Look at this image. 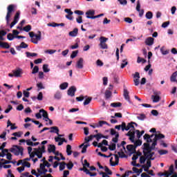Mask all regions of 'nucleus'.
I'll return each mask as SVG.
<instances>
[{"label": "nucleus", "instance_id": "f257e3e1", "mask_svg": "<svg viewBox=\"0 0 177 177\" xmlns=\"http://www.w3.org/2000/svg\"><path fill=\"white\" fill-rule=\"evenodd\" d=\"M147 143L143 145V153L144 156H141V153H136L133 155L131 162L133 166L132 170L133 174L139 176L144 169V171L147 172L148 169L151 167V160H153L155 158V153L152 151L155 149V146L157 145V141L160 139L165 138L163 134H145L143 136Z\"/></svg>", "mask_w": 177, "mask_h": 177}, {"label": "nucleus", "instance_id": "f03ea898", "mask_svg": "<svg viewBox=\"0 0 177 177\" xmlns=\"http://www.w3.org/2000/svg\"><path fill=\"white\" fill-rule=\"evenodd\" d=\"M47 144V140L41 142V145L37 148H35L32 151V147H28V153L31 158L37 156L38 158H42V153H45V146Z\"/></svg>", "mask_w": 177, "mask_h": 177}, {"label": "nucleus", "instance_id": "7ed1b4c3", "mask_svg": "<svg viewBox=\"0 0 177 177\" xmlns=\"http://www.w3.org/2000/svg\"><path fill=\"white\" fill-rule=\"evenodd\" d=\"M137 125L135 122H130L126 126L124 122H122L121 125H118L115 127V129L120 131L122 129V131H129L127 136L129 137V140L133 141V131H134V126Z\"/></svg>", "mask_w": 177, "mask_h": 177}, {"label": "nucleus", "instance_id": "20e7f679", "mask_svg": "<svg viewBox=\"0 0 177 177\" xmlns=\"http://www.w3.org/2000/svg\"><path fill=\"white\" fill-rule=\"evenodd\" d=\"M35 117L37 119H41L43 117L45 122H48L50 125H53V120L49 119L48 113L44 109L39 110V113H36Z\"/></svg>", "mask_w": 177, "mask_h": 177}, {"label": "nucleus", "instance_id": "39448f33", "mask_svg": "<svg viewBox=\"0 0 177 177\" xmlns=\"http://www.w3.org/2000/svg\"><path fill=\"white\" fill-rule=\"evenodd\" d=\"M29 37L31 38L30 41L35 44H38L39 41L41 40V32H37V34H35L34 32H29Z\"/></svg>", "mask_w": 177, "mask_h": 177}, {"label": "nucleus", "instance_id": "423d86ee", "mask_svg": "<svg viewBox=\"0 0 177 177\" xmlns=\"http://www.w3.org/2000/svg\"><path fill=\"white\" fill-rule=\"evenodd\" d=\"M24 74V70L19 67H17L13 71H12V73H8V77H15V78H21Z\"/></svg>", "mask_w": 177, "mask_h": 177}, {"label": "nucleus", "instance_id": "0eeeda50", "mask_svg": "<svg viewBox=\"0 0 177 177\" xmlns=\"http://www.w3.org/2000/svg\"><path fill=\"white\" fill-rule=\"evenodd\" d=\"M124 144H125L124 142H122V148L123 151H125L127 155L131 156L132 154L134 155L136 153H140H140L136 152V147H134L133 145H128L127 147V148H125V147H124Z\"/></svg>", "mask_w": 177, "mask_h": 177}, {"label": "nucleus", "instance_id": "6e6552de", "mask_svg": "<svg viewBox=\"0 0 177 177\" xmlns=\"http://www.w3.org/2000/svg\"><path fill=\"white\" fill-rule=\"evenodd\" d=\"M10 151L16 156H19L20 158L24 156V148L19 146H15Z\"/></svg>", "mask_w": 177, "mask_h": 177}, {"label": "nucleus", "instance_id": "1a4fd4ad", "mask_svg": "<svg viewBox=\"0 0 177 177\" xmlns=\"http://www.w3.org/2000/svg\"><path fill=\"white\" fill-rule=\"evenodd\" d=\"M93 138H95L98 142L101 138H104V136L102 134H100V133L96 134V135H91L90 136L85 138V139H84L85 142L84 144H85V145L88 144V142L92 139H93Z\"/></svg>", "mask_w": 177, "mask_h": 177}, {"label": "nucleus", "instance_id": "9d476101", "mask_svg": "<svg viewBox=\"0 0 177 177\" xmlns=\"http://www.w3.org/2000/svg\"><path fill=\"white\" fill-rule=\"evenodd\" d=\"M109 40L108 38H106L104 37H101L100 38V44L101 49H108V44L106 43Z\"/></svg>", "mask_w": 177, "mask_h": 177}, {"label": "nucleus", "instance_id": "9b49d317", "mask_svg": "<svg viewBox=\"0 0 177 177\" xmlns=\"http://www.w3.org/2000/svg\"><path fill=\"white\" fill-rule=\"evenodd\" d=\"M174 174V165H171L169 167V171H165L164 173L160 172L158 174L161 177H168Z\"/></svg>", "mask_w": 177, "mask_h": 177}, {"label": "nucleus", "instance_id": "f8f14e48", "mask_svg": "<svg viewBox=\"0 0 177 177\" xmlns=\"http://www.w3.org/2000/svg\"><path fill=\"white\" fill-rule=\"evenodd\" d=\"M14 8H15L14 5H10L8 7V12L6 15V21L8 25H9L10 18L12 17V12L14 10Z\"/></svg>", "mask_w": 177, "mask_h": 177}, {"label": "nucleus", "instance_id": "ddd939ff", "mask_svg": "<svg viewBox=\"0 0 177 177\" xmlns=\"http://www.w3.org/2000/svg\"><path fill=\"white\" fill-rule=\"evenodd\" d=\"M20 143H25L26 142V145L28 146H31V147H37V145H39V142H33L31 140H19Z\"/></svg>", "mask_w": 177, "mask_h": 177}, {"label": "nucleus", "instance_id": "4468645a", "mask_svg": "<svg viewBox=\"0 0 177 177\" xmlns=\"http://www.w3.org/2000/svg\"><path fill=\"white\" fill-rule=\"evenodd\" d=\"M118 162H119V158L116 154H114L113 157L109 159V162L111 163V165L113 167L117 165L118 164Z\"/></svg>", "mask_w": 177, "mask_h": 177}, {"label": "nucleus", "instance_id": "2eb2a0df", "mask_svg": "<svg viewBox=\"0 0 177 177\" xmlns=\"http://www.w3.org/2000/svg\"><path fill=\"white\" fill-rule=\"evenodd\" d=\"M61 136L60 134H58L57 136L55 137V142H58V146L62 145L64 142H67V140L64 138H61Z\"/></svg>", "mask_w": 177, "mask_h": 177}, {"label": "nucleus", "instance_id": "dca6fc26", "mask_svg": "<svg viewBox=\"0 0 177 177\" xmlns=\"http://www.w3.org/2000/svg\"><path fill=\"white\" fill-rule=\"evenodd\" d=\"M19 16L20 11H17L15 14L13 21L12 22L11 25H10V28H12V27L18 23L19 20Z\"/></svg>", "mask_w": 177, "mask_h": 177}, {"label": "nucleus", "instance_id": "f3484780", "mask_svg": "<svg viewBox=\"0 0 177 177\" xmlns=\"http://www.w3.org/2000/svg\"><path fill=\"white\" fill-rule=\"evenodd\" d=\"M153 94H154V95L151 96V99L153 100V103L159 102V101L160 100V97L159 95L160 94V92H159V93L154 92Z\"/></svg>", "mask_w": 177, "mask_h": 177}, {"label": "nucleus", "instance_id": "a211bd4d", "mask_svg": "<svg viewBox=\"0 0 177 177\" xmlns=\"http://www.w3.org/2000/svg\"><path fill=\"white\" fill-rule=\"evenodd\" d=\"M37 171L40 174H45L48 170L46 169L45 164H40V169H37Z\"/></svg>", "mask_w": 177, "mask_h": 177}, {"label": "nucleus", "instance_id": "6ab92c4d", "mask_svg": "<svg viewBox=\"0 0 177 177\" xmlns=\"http://www.w3.org/2000/svg\"><path fill=\"white\" fill-rule=\"evenodd\" d=\"M20 165H22L23 167H26L28 168L30 167V163L24 160H19V162H17V166H19Z\"/></svg>", "mask_w": 177, "mask_h": 177}, {"label": "nucleus", "instance_id": "aec40b11", "mask_svg": "<svg viewBox=\"0 0 177 177\" xmlns=\"http://www.w3.org/2000/svg\"><path fill=\"white\" fill-rule=\"evenodd\" d=\"M76 68L79 69H82L84 68V59L83 58H80L76 63Z\"/></svg>", "mask_w": 177, "mask_h": 177}, {"label": "nucleus", "instance_id": "412c9836", "mask_svg": "<svg viewBox=\"0 0 177 177\" xmlns=\"http://www.w3.org/2000/svg\"><path fill=\"white\" fill-rule=\"evenodd\" d=\"M133 133H134V130H133ZM130 141H131V142H133L134 144L135 147H138V146H140L142 145V141L140 140H136V138L134 136V133H133V140H129Z\"/></svg>", "mask_w": 177, "mask_h": 177}, {"label": "nucleus", "instance_id": "4be33fe9", "mask_svg": "<svg viewBox=\"0 0 177 177\" xmlns=\"http://www.w3.org/2000/svg\"><path fill=\"white\" fill-rule=\"evenodd\" d=\"M80 171H83L84 172L86 173V175H90V176H95L96 174L95 173H91V171H89V170L86 168V167H83L80 169Z\"/></svg>", "mask_w": 177, "mask_h": 177}, {"label": "nucleus", "instance_id": "5701e85b", "mask_svg": "<svg viewBox=\"0 0 177 177\" xmlns=\"http://www.w3.org/2000/svg\"><path fill=\"white\" fill-rule=\"evenodd\" d=\"M76 91V88L75 86H71L68 91V95L71 97L75 96Z\"/></svg>", "mask_w": 177, "mask_h": 177}, {"label": "nucleus", "instance_id": "b1692460", "mask_svg": "<svg viewBox=\"0 0 177 177\" xmlns=\"http://www.w3.org/2000/svg\"><path fill=\"white\" fill-rule=\"evenodd\" d=\"M89 146H90L89 143H86V144L83 143L82 145H80L79 147L82 148V153H86L87 149Z\"/></svg>", "mask_w": 177, "mask_h": 177}, {"label": "nucleus", "instance_id": "393cba45", "mask_svg": "<svg viewBox=\"0 0 177 177\" xmlns=\"http://www.w3.org/2000/svg\"><path fill=\"white\" fill-rule=\"evenodd\" d=\"M104 125H108V122L104 120H100L98 122H96V127H97V128H100Z\"/></svg>", "mask_w": 177, "mask_h": 177}, {"label": "nucleus", "instance_id": "a878e982", "mask_svg": "<svg viewBox=\"0 0 177 177\" xmlns=\"http://www.w3.org/2000/svg\"><path fill=\"white\" fill-rule=\"evenodd\" d=\"M15 125H16L15 123L12 124L10 120H8V122H7V127H9L10 126H11V127H10L11 130L17 129V127H16Z\"/></svg>", "mask_w": 177, "mask_h": 177}, {"label": "nucleus", "instance_id": "bb28decb", "mask_svg": "<svg viewBox=\"0 0 177 177\" xmlns=\"http://www.w3.org/2000/svg\"><path fill=\"white\" fill-rule=\"evenodd\" d=\"M154 39L152 37H149L145 40V43L147 46H151L153 44Z\"/></svg>", "mask_w": 177, "mask_h": 177}, {"label": "nucleus", "instance_id": "cd10ccee", "mask_svg": "<svg viewBox=\"0 0 177 177\" xmlns=\"http://www.w3.org/2000/svg\"><path fill=\"white\" fill-rule=\"evenodd\" d=\"M160 53H161L162 55H168L169 53V50H167L166 47L165 46H162L160 48Z\"/></svg>", "mask_w": 177, "mask_h": 177}, {"label": "nucleus", "instance_id": "c85d7f7f", "mask_svg": "<svg viewBox=\"0 0 177 177\" xmlns=\"http://www.w3.org/2000/svg\"><path fill=\"white\" fill-rule=\"evenodd\" d=\"M77 33H78V29L75 28V29H73V31L69 32V36L72 37H75L77 36Z\"/></svg>", "mask_w": 177, "mask_h": 177}, {"label": "nucleus", "instance_id": "c756f323", "mask_svg": "<svg viewBox=\"0 0 177 177\" xmlns=\"http://www.w3.org/2000/svg\"><path fill=\"white\" fill-rule=\"evenodd\" d=\"M50 133H55L57 136L60 135L59 134V129L58 127H50Z\"/></svg>", "mask_w": 177, "mask_h": 177}, {"label": "nucleus", "instance_id": "7c9ffc66", "mask_svg": "<svg viewBox=\"0 0 177 177\" xmlns=\"http://www.w3.org/2000/svg\"><path fill=\"white\" fill-rule=\"evenodd\" d=\"M0 47L1 48H4V49H9L10 46L9 44H8L6 42L0 41Z\"/></svg>", "mask_w": 177, "mask_h": 177}, {"label": "nucleus", "instance_id": "2f4dec72", "mask_svg": "<svg viewBox=\"0 0 177 177\" xmlns=\"http://www.w3.org/2000/svg\"><path fill=\"white\" fill-rule=\"evenodd\" d=\"M123 96H124V98H125L127 100L129 101V100H130L129 92V91L127 90L126 88H124V89L123 90Z\"/></svg>", "mask_w": 177, "mask_h": 177}, {"label": "nucleus", "instance_id": "473e14b6", "mask_svg": "<svg viewBox=\"0 0 177 177\" xmlns=\"http://www.w3.org/2000/svg\"><path fill=\"white\" fill-rule=\"evenodd\" d=\"M145 133V131H142L141 132H140L139 130H136V129H134V135L136 134V137L139 139L140 138H141V136Z\"/></svg>", "mask_w": 177, "mask_h": 177}, {"label": "nucleus", "instance_id": "72a5a7b5", "mask_svg": "<svg viewBox=\"0 0 177 177\" xmlns=\"http://www.w3.org/2000/svg\"><path fill=\"white\" fill-rule=\"evenodd\" d=\"M62 97V92L59 91H56V93L54 95V98L56 100H61Z\"/></svg>", "mask_w": 177, "mask_h": 177}, {"label": "nucleus", "instance_id": "f704fd0d", "mask_svg": "<svg viewBox=\"0 0 177 177\" xmlns=\"http://www.w3.org/2000/svg\"><path fill=\"white\" fill-rule=\"evenodd\" d=\"M25 54L26 55V57L28 58L37 57L38 55V54L36 53H30V52H28V51L26 53H25Z\"/></svg>", "mask_w": 177, "mask_h": 177}, {"label": "nucleus", "instance_id": "c9c22d12", "mask_svg": "<svg viewBox=\"0 0 177 177\" xmlns=\"http://www.w3.org/2000/svg\"><path fill=\"white\" fill-rule=\"evenodd\" d=\"M177 77V71H175L170 76V81L171 82H175Z\"/></svg>", "mask_w": 177, "mask_h": 177}, {"label": "nucleus", "instance_id": "e433bc0d", "mask_svg": "<svg viewBox=\"0 0 177 177\" xmlns=\"http://www.w3.org/2000/svg\"><path fill=\"white\" fill-rule=\"evenodd\" d=\"M48 150L50 153H54L55 154L57 153V152H55V146L50 145L48 146Z\"/></svg>", "mask_w": 177, "mask_h": 177}, {"label": "nucleus", "instance_id": "4c0bfd02", "mask_svg": "<svg viewBox=\"0 0 177 177\" xmlns=\"http://www.w3.org/2000/svg\"><path fill=\"white\" fill-rule=\"evenodd\" d=\"M125 153H126V152L124 151L123 148H121V151L118 152L119 157H120L122 158H127V156Z\"/></svg>", "mask_w": 177, "mask_h": 177}, {"label": "nucleus", "instance_id": "58836bf2", "mask_svg": "<svg viewBox=\"0 0 177 177\" xmlns=\"http://www.w3.org/2000/svg\"><path fill=\"white\" fill-rule=\"evenodd\" d=\"M43 71L45 73H47L48 72L50 71V68H48V64H44L43 65Z\"/></svg>", "mask_w": 177, "mask_h": 177}, {"label": "nucleus", "instance_id": "ea45409f", "mask_svg": "<svg viewBox=\"0 0 177 177\" xmlns=\"http://www.w3.org/2000/svg\"><path fill=\"white\" fill-rule=\"evenodd\" d=\"M56 52H57L56 50H52V49L44 50V53L47 55H54Z\"/></svg>", "mask_w": 177, "mask_h": 177}, {"label": "nucleus", "instance_id": "a19ab883", "mask_svg": "<svg viewBox=\"0 0 177 177\" xmlns=\"http://www.w3.org/2000/svg\"><path fill=\"white\" fill-rule=\"evenodd\" d=\"M68 86V83L64 82L61 84V85H59V88H61V90H65L67 88Z\"/></svg>", "mask_w": 177, "mask_h": 177}, {"label": "nucleus", "instance_id": "79ce46f5", "mask_svg": "<svg viewBox=\"0 0 177 177\" xmlns=\"http://www.w3.org/2000/svg\"><path fill=\"white\" fill-rule=\"evenodd\" d=\"M95 11L94 10H89L86 12V17L93 16L95 15Z\"/></svg>", "mask_w": 177, "mask_h": 177}, {"label": "nucleus", "instance_id": "37998d69", "mask_svg": "<svg viewBox=\"0 0 177 177\" xmlns=\"http://www.w3.org/2000/svg\"><path fill=\"white\" fill-rule=\"evenodd\" d=\"M55 155L56 156H59V157H61V158H59L57 156H55V160H65V158L62 156V153H59V152H57V153H55Z\"/></svg>", "mask_w": 177, "mask_h": 177}, {"label": "nucleus", "instance_id": "c03bdc74", "mask_svg": "<svg viewBox=\"0 0 177 177\" xmlns=\"http://www.w3.org/2000/svg\"><path fill=\"white\" fill-rule=\"evenodd\" d=\"M112 95V93L110 90H106L105 91V98L109 99Z\"/></svg>", "mask_w": 177, "mask_h": 177}, {"label": "nucleus", "instance_id": "a18cd8bd", "mask_svg": "<svg viewBox=\"0 0 177 177\" xmlns=\"http://www.w3.org/2000/svg\"><path fill=\"white\" fill-rule=\"evenodd\" d=\"M85 98H86V100H85V101L84 102V106H87V105H88L90 104V102H91V101L92 100V97H85Z\"/></svg>", "mask_w": 177, "mask_h": 177}, {"label": "nucleus", "instance_id": "49530a36", "mask_svg": "<svg viewBox=\"0 0 177 177\" xmlns=\"http://www.w3.org/2000/svg\"><path fill=\"white\" fill-rule=\"evenodd\" d=\"M111 106L114 108L120 107V106H122V103L121 102H112L111 104Z\"/></svg>", "mask_w": 177, "mask_h": 177}, {"label": "nucleus", "instance_id": "de8ad7c7", "mask_svg": "<svg viewBox=\"0 0 177 177\" xmlns=\"http://www.w3.org/2000/svg\"><path fill=\"white\" fill-rule=\"evenodd\" d=\"M73 151H71V145H66V153H68V156H71Z\"/></svg>", "mask_w": 177, "mask_h": 177}, {"label": "nucleus", "instance_id": "09e8293b", "mask_svg": "<svg viewBox=\"0 0 177 177\" xmlns=\"http://www.w3.org/2000/svg\"><path fill=\"white\" fill-rule=\"evenodd\" d=\"M39 68L38 66H35L33 70H32V74H37L39 73Z\"/></svg>", "mask_w": 177, "mask_h": 177}, {"label": "nucleus", "instance_id": "8fccbe9b", "mask_svg": "<svg viewBox=\"0 0 177 177\" xmlns=\"http://www.w3.org/2000/svg\"><path fill=\"white\" fill-rule=\"evenodd\" d=\"M6 158L8 160H12V155L9 152V150H7V153H6Z\"/></svg>", "mask_w": 177, "mask_h": 177}, {"label": "nucleus", "instance_id": "3c124183", "mask_svg": "<svg viewBox=\"0 0 177 177\" xmlns=\"http://www.w3.org/2000/svg\"><path fill=\"white\" fill-rule=\"evenodd\" d=\"M32 30V26L30 25H28L27 26H24L23 28V30H24L25 32H30Z\"/></svg>", "mask_w": 177, "mask_h": 177}, {"label": "nucleus", "instance_id": "603ef678", "mask_svg": "<svg viewBox=\"0 0 177 177\" xmlns=\"http://www.w3.org/2000/svg\"><path fill=\"white\" fill-rule=\"evenodd\" d=\"M6 35V32L4 30L0 31V40L3 41L4 40L3 37Z\"/></svg>", "mask_w": 177, "mask_h": 177}, {"label": "nucleus", "instance_id": "864d4df0", "mask_svg": "<svg viewBox=\"0 0 177 177\" xmlns=\"http://www.w3.org/2000/svg\"><path fill=\"white\" fill-rule=\"evenodd\" d=\"M16 36H14L13 34L12 33H9L8 35H7V39L9 40V41H12L14 39H15Z\"/></svg>", "mask_w": 177, "mask_h": 177}, {"label": "nucleus", "instance_id": "5fc2aeb1", "mask_svg": "<svg viewBox=\"0 0 177 177\" xmlns=\"http://www.w3.org/2000/svg\"><path fill=\"white\" fill-rule=\"evenodd\" d=\"M146 118V115L145 114H139L137 115V119L143 121Z\"/></svg>", "mask_w": 177, "mask_h": 177}, {"label": "nucleus", "instance_id": "6e6d98bb", "mask_svg": "<svg viewBox=\"0 0 177 177\" xmlns=\"http://www.w3.org/2000/svg\"><path fill=\"white\" fill-rule=\"evenodd\" d=\"M109 149L113 151L116 149V144L115 143H112L109 146Z\"/></svg>", "mask_w": 177, "mask_h": 177}, {"label": "nucleus", "instance_id": "4d7b16f0", "mask_svg": "<svg viewBox=\"0 0 177 177\" xmlns=\"http://www.w3.org/2000/svg\"><path fill=\"white\" fill-rule=\"evenodd\" d=\"M146 18L147 19H151L153 18V12H148L146 14Z\"/></svg>", "mask_w": 177, "mask_h": 177}, {"label": "nucleus", "instance_id": "13d9d810", "mask_svg": "<svg viewBox=\"0 0 177 177\" xmlns=\"http://www.w3.org/2000/svg\"><path fill=\"white\" fill-rule=\"evenodd\" d=\"M38 77L40 80H44V73L42 71H39L38 72Z\"/></svg>", "mask_w": 177, "mask_h": 177}, {"label": "nucleus", "instance_id": "bf43d9fd", "mask_svg": "<svg viewBox=\"0 0 177 177\" xmlns=\"http://www.w3.org/2000/svg\"><path fill=\"white\" fill-rule=\"evenodd\" d=\"M8 149H2V151L0 152V157H5L6 155L7 154Z\"/></svg>", "mask_w": 177, "mask_h": 177}, {"label": "nucleus", "instance_id": "052dcab7", "mask_svg": "<svg viewBox=\"0 0 177 177\" xmlns=\"http://www.w3.org/2000/svg\"><path fill=\"white\" fill-rule=\"evenodd\" d=\"M102 145H108V141L106 140H102V143L98 144V147H102Z\"/></svg>", "mask_w": 177, "mask_h": 177}, {"label": "nucleus", "instance_id": "680f3d73", "mask_svg": "<svg viewBox=\"0 0 177 177\" xmlns=\"http://www.w3.org/2000/svg\"><path fill=\"white\" fill-rule=\"evenodd\" d=\"M6 134H7L6 131H3V133L0 134V138L3 139V140H6Z\"/></svg>", "mask_w": 177, "mask_h": 177}, {"label": "nucleus", "instance_id": "e2e57ef3", "mask_svg": "<svg viewBox=\"0 0 177 177\" xmlns=\"http://www.w3.org/2000/svg\"><path fill=\"white\" fill-rule=\"evenodd\" d=\"M37 99L39 101H41V100L44 99V95L42 94L41 92H40V93H38L37 97Z\"/></svg>", "mask_w": 177, "mask_h": 177}, {"label": "nucleus", "instance_id": "0e129e2a", "mask_svg": "<svg viewBox=\"0 0 177 177\" xmlns=\"http://www.w3.org/2000/svg\"><path fill=\"white\" fill-rule=\"evenodd\" d=\"M20 48H23V49H26L28 48V44H25L24 42H21L20 46H19Z\"/></svg>", "mask_w": 177, "mask_h": 177}, {"label": "nucleus", "instance_id": "69168bd1", "mask_svg": "<svg viewBox=\"0 0 177 177\" xmlns=\"http://www.w3.org/2000/svg\"><path fill=\"white\" fill-rule=\"evenodd\" d=\"M104 169L105 172H106V174H107L108 175H111V174H112L111 171L109 169L108 167H104Z\"/></svg>", "mask_w": 177, "mask_h": 177}, {"label": "nucleus", "instance_id": "338daca9", "mask_svg": "<svg viewBox=\"0 0 177 177\" xmlns=\"http://www.w3.org/2000/svg\"><path fill=\"white\" fill-rule=\"evenodd\" d=\"M66 168V163L65 162H62L59 165V170L62 171L63 169H64Z\"/></svg>", "mask_w": 177, "mask_h": 177}, {"label": "nucleus", "instance_id": "774afa93", "mask_svg": "<svg viewBox=\"0 0 177 177\" xmlns=\"http://www.w3.org/2000/svg\"><path fill=\"white\" fill-rule=\"evenodd\" d=\"M12 135V136H15L16 138H21V136L22 135V133L19 131V132H15Z\"/></svg>", "mask_w": 177, "mask_h": 177}]
</instances>
